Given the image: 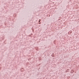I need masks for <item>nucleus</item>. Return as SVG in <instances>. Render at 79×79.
<instances>
[{
    "label": "nucleus",
    "instance_id": "obj_1",
    "mask_svg": "<svg viewBox=\"0 0 79 79\" xmlns=\"http://www.w3.org/2000/svg\"><path fill=\"white\" fill-rule=\"evenodd\" d=\"M40 20H39V22H40Z\"/></svg>",
    "mask_w": 79,
    "mask_h": 79
},
{
    "label": "nucleus",
    "instance_id": "obj_2",
    "mask_svg": "<svg viewBox=\"0 0 79 79\" xmlns=\"http://www.w3.org/2000/svg\"><path fill=\"white\" fill-rule=\"evenodd\" d=\"M40 23H39V24H40Z\"/></svg>",
    "mask_w": 79,
    "mask_h": 79
}]
</instances>
